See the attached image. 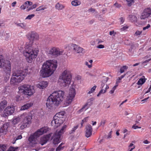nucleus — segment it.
I'll use <instances>...</instances> for the list:
<instances>
[{"label":"nucleus","instance_id":"1","mask_svg":"<svg viewBox=\"0 0 151 151\" xmlns=\"http://www.w3.org/2000/svg\"><path fill=\"white\" fill-rule=\"evenodd\" d=\"M27 37L30 41L26 43L22 53L26 61L29 63H31L37 56L39 51L38 46L31 41L38 40L39 36L36 32H32L28 34Z\"/></svg>","mask_w":151,"mask_h":151},{"label":"nucleus","instance_id":"2","mask_svg":"<svg viewBox=\"0 0 151 151\" xmlns=\"http://www.w3.org/2000/svg\"><path fill=\"white\" fill-rule=\"evenodd\" d=\"M57 61L55 60L46 61L43 64L42 69L40 71L42 77H48L53 74L57 67Z\"/></svg>","mask_w":151,"mask_h":151},{"label":"nucleus","instance_id":"3","mask_svg":"<svg viewBox=\"0 0 151 151\" xmlns=\"http://www.w3.org/2000/svg\"><path fill=\"white\" fill-rule=\"evenodd\" d=\"M64 94V92L62 91L52 93L47 100L46 106L51 109L55 106H58L63 101Z\"/></svg>","mask_w":151,"mask_h":151},{"label":"nucleus","instance_id":"4","mask_svg":"<svg viewBox=\"0 0 151 151\" xmlns=\"http://www.w3.org/2000/svg\"><path fill=\"white\" fill-rule=\"evenodd\" d=\"M27 69L23 70H16L13 72L12 76L10 80L11 84L14 85L16 83H20L22 81L28 73Z\"/></svg>","mask_w":151,"mask_h":151},{"label":"nucleus","instance_id":"5","mask_svg":"<svg viewBox=\"0 0 151 151\" xmlns=\"http://www.w3.org/2000/svg\"><path fill=\"white\" fill-rule=\"evenodd\" d=\"M50 129V128L47 127H44L38 129L34 134L31 135L28 139L30 145L32 147L35 146L37 143V138L43 134L47 132Z\"/></svg>","mask_w":151,"mask_h":151},{"label":"nucleus","instance_id":"6","mask_svg":"<svg viewBox=\"0 0 151 151\" xmlns=\"http://www.w3.org/2000/svg\"><path fill=\"white\" fill-rule=\"evenodd\" d=\"M71 75L70 71L65 70L61 74L59 79L60 82V84L61 86L65 87L69 86L70 83Z\"/></svg>","mask_w":151,"mask_h":151},{"label":"nucleus","instance_id":"7","mask_svg":"<svg viewBox=\"0 0 151 151\" xmlns=\"http://www.w3.org/2000/svg\"><path fill=\"white\" fill-rule=\"evenodd\" d=\"M63 52V50L58 47L54 46L48 48L46 51V53L48 57L55 58L62 55Z\"/></svg>","mask_w":151,"mask_h":151},{"label":"nucleus","instance_id":"8","mask_svg":"<svg viewBox=\"0 0 151 151\" xmlns=\"http://www.w3.org/2000/svg\"><path fill=\"white\" fill-rule=\"evenodd\" d=\"M19 92L22 93L27 96H30L35 92L33 86L28 84H24L18 87Z\"/></svg>","mask_w":151,"mask_h":151},{"label":"nucleus","instance_id":"9","mask_svg":"<svg viewBox=\"0 0 151 151\" xmlns=\"http://www.w3.org/2000/svg\"><path fill=\"white\" fill-rule=\"evenodd\" d=\"M65 112L61 111L57 113L54 117V119L51 122L52 126H54L55 127H57L62 124L63 122V116Z\"/></svg>","mask_w":151,"mask_h":151},{"label":"nucleus","instance_id":"10","mask_svg":"<svg viewBox=\"0 0 151 151\" xmlns=\"http://www.w3.org/2000/svg\"><path fill=\"white\" fill-rule=\"evenodd\" d=\"M21 116L22 117H24L22 122V124L20 127V129H23L29 126L31 123L32 116L31 115H28L26 113H24Z\"/></svg>","mask_w":151,"mask_h":151},{"label":"nucleus","instance_id":"11","mask_svg":"<svg viewBox=\"0 0 151 151\" xmlns=\"http://www.w3.org/2000/svg\"><path fill=\"white\" fill-rule=\"evenodd\" d=\"M66 127V125L64 126L58 132L57 131L54 134L52 137V139L53 140V143L54 145H58L60 142L61 136L63 133L64 132V130Z\"/></svg>","mask_w":151,"mask_h":151},{"label":"nucleus","instance_id":"12","mask_svg":"<svg viewBox=\"0 0 151 151\" xmlns=\"http://www.w3.org/2000/svg\"><path fill=\"white\" fill-rule=\"evenodd\" d=\"M76 94L75 89L73 87H70L66 99V102L67 104H68L72 102Z\"/></svg>","mask_w":151,"mask_h":151},{"label":"nucleus","instance_id":"13","mask_svg":"<svg viewBox=\"0 0 151 151\" xmlns=\"http://www.w3.org/2000/svg\"><path fill=\"white\" fill-rule=\"evenodd\" d=\"M14 108L13 106H8L4 109V113L1 114V116L6 117L8 115H11L14 112Z\"/></svg>","mask_w":151,"mask_h":151},{"label":"nucleus","instance_id":"14","mask_svg":"<svg viewBox=\"0 0 151 151\" xmlns=\"http://www.w3.org/2000/svg\"><path fill=\"white\" fill-rule=\"evenodd\" d=\"M9 64L10 65V67H11L10 61L5 60L2 58V56H0V68H2L4 67V70H5L9 65H8Z\"/></svg>","mask_w":151,"mask_h":151},{"label":"nucleus","instance_id":"15","mask_svg":"<svg viewBox=\"0 0 151 151\" xmlns=\"http://www.w3.org/2000/svg\"><path fill=\"white\" fill-rule=\"evenodd\" d=\"M8 65H9L6 70H4L5 73V75L2 78V81H3L4 83L6 82L9 80L10 75L11 67H10L9 64Z\"/></svg>","mask_w":151,"mask_h":151},{"label":"nucleus","instance_id":"16","mask_svg":"<svg viewBox=\"0 0 151 151\" xmlns=\"http://www.w3.org/2000/svg\"><path fill=\"white\" fill-rule=\"evenodd\" d=\"M151 15V9L148 7L145 9L140 16L141 19H144L148 18Z\"/></svg>","mask_w":151,"mask_h":151},{"label":"nucleus","instance_id":"17","mask_svg":"<svg viewBox=\"0 0 151 151\" xmlns=\"http://www.w3.org/2000/svg\"><path fill=\"white\" fill-rule=\"evenodd\" d=\"M86 131L85 136L87 138L91 136L93 131L91 126L89 124L87 125L86 126Z\"/></svg>","mask_w":151,"mask_h":151},{"label":"nucleus","instance_id":"18","mask_svg":"<svg viewBox=\"0 0 151 151\" xmlns=\"http://www.w3.org/2000/svg\"><path fill=\"white\" fill-rule=\"evenodd\" d=\"M51 136V135L50 134L44 135L40 139V143L41 145H43L48 141Z\"/></svg>","mask_w":151,"mask_h":151},{"label":"nucleus","instance_id":"19","mask_svg":"<svg viewBox=\"0 0 151 151\" xmlns=\"http://www.w3.org/2000/svg\"><path fill=\"white\" fill-rule=\"evenodd\" d=\"M48 83L47 81H42L37 84V87L41 89H43L46 88L47 86Z\"/></svg>","mask_w":151,"mask_h":151},{"label":"nucleus","instance_id":"20","mask_svg":"<svg viewBox=\"0 0 151 151\" xmlns=\"http://www.w3.org/2000/svg\"><path fill=\"white\" fill-rule=\"evenodd\" d=\"M9 126V123L4 124L0 129V133H4L7 131V129Z\"/></svg>","mask_w":151,"mask_h":151},{"label":"nucleus","instance_id":"21","mask_svg":"<svg viewBox=\"0 0 151 151\" xmlns=\"http://www.w3.org/2000/svg\"><path fill=\"white\" fill-rule=\"evenodd\" d=\"M7 102L6 100H3L0 103V112H1L7 105Z\"/></svg>","mask_w":151,"mask_h":151},{"label":"nucleus","instance_id":"22","mask_svg":"<svg viewBox=\"0 0 151 151\" xmlns=\"http://www.w3.org/2000/svg\"><path fill=\"white\" fill-rule=\"evenodd\" d=\"M76 45L74 44H71L68 45H67L65 47V49H67L69 50H72L74 51L75 47L76 46Z\"/></svg>","mask_w":151,"mask_h":151},{"label":"nucleus","instance_id":"23","mask_svg":"<svg viewBox=\"0 0 151 151\" xmlns=\"http://www.w3.org/2000/svg\"><path fill=\"white\" fill-rule=\"evenodd\" d=\"M33 105L32 103H27L25 105H23L22 106L21 108V110H25L27 109L29 107H31Z\"/></svg>","mask_w":151,"mask_h":151},{"label":"nucleus","instance_id":"24","mask_svg":"<svg viewBox=\"0 0 151 151\" xmlns=\"http://www.w3.org/2000/svg\"><path fill=\"white\" fill-rule=\"evenodd\" d=\"M83 50L84 49L83 48L77 45L74 51L76 53H80L82 52Z\"/></svg>","mask_w":151,"mask_h":151},{"label":"nucleus","instance_id":"25","mask_svg":"<svg viewBox=\"0 0 151 151\" xmlns=\"http://www.w3.org/2000/svg\"><path fill=\"white\" fill-rule=\"evenodd\" d=\"M89 106H88L86 104L84 105L82 107L77 111L78 114H79L83 111H86L89 108Z\"/></svg>","mask_w":151,"mask_h":151},{"label":"nucleus","instance_id":"26","mask_svg":"<svg viewBox=\"0 0 151 151\" xmlns=\"http://www.w3.org/2000/svg\"><path fill=\"white\" fill-rule=\"evenodd\" d=\"M144 78H141L139 79L137 82L138 85H142L145 83L147 79L145 78V76H142Z\"/></svg>","mask_w":151,"mask_h":151},{"label":"nucleus","instance_id":"27","mask_svg":"<svg viewBox=\"0 0 151 151\" xmlns=\"http://www.w3.org/2000/svg\"><path fill=\"white\" fill-rule=\"evenodd\" d=\"M129 20L132 22H134L137 20V17L134 15H130L129 16Z\"/></svg>","mask_w":151,"mask_h":151},{"label":"nucleus","instance_id":"28","mask_svg":"<svg viewBox=\"0 0 151 151\" xmlns=\"http://www.w3.org/2000/svg\"><path fill=\"white\" fill-rule=\"evenodd\" d=\"M55 8L58 10H61L64 8V6L63 5L60 4L59 3H58L55 5Z\"/></svg>","mask_w":151,"mask_h":151},{"label":"nucleus","instance_id":"29","mask_svg":"<svg viewBox=\"0 0 151 151\" xmlns=\"http://www.w3.org/2000/svg\"><path fill=\"white\" fill-rule=\"evenodd\" d=\"M71 4L73 6H77L80 5L81 4V2L79 1L75 0L72 1Z\"/></svg>","mask_w":151,"mask_h":151},{"label":"nucleus","instance_id":"30","mask_svg":"<svg viewBox=\"0 0 151 151\" xmlns=\"http://www.w3.org/2000/svg\"><path fill=\"white\" fill-rule=\"evenodd\" d=\"M94 99L93 98H91L89 99L87 101V102L85 104L88 106H89V107L92 104L93 101Z\"/></svg>","mask_w":151,"mask_h":151},{"label":"nucleus","instance_id":"31","mask_svg":"<svg viewBox=\"0 0 151 151\" xmlns=\"http://www.w3.org/2000/svg\"><path fill=\"white\" fill-rule=\"evenodd\" d=\"M64 144V143H61L59 145L58 147L57 148L56 150V151H60L61 150H63L65 147L64 146H62V145Z\"/></svg>","mask_w":151,"mask_h":151},{"label":"nucleus","instance_id":"32","mask_svg":"<svg viewBox=\"0 0 151 151\" xmlns=\"http://www.w3.org/2000/svg\"><path fill=\"white\" fill-rule=\"evenodd\" d=\"M128 68V66L126 65H124L121 67L120 69V72L121 73H122L124 72L125 70H127Z\"/></svg>","mask_w":151,"mask_h":151},{"label":"nucleus","instance_id":"33","mask_svg":"<svg viewBox=\"0 0 151 151\" xmlns=\"http://www.w3.org/2000/svg\"><path fill=\"white\" fill-rule=\"evenodd\" d=\"M106 122V120L105 119H101V122L99 124V127L102 126L104 127Z\"/></svg>","mask_w":151,"mask_h":151},{"label":"nucleus","instance_id":"34","mask_svg":"<svg viewBox=\"0 0 151 151\" xmlns=\"http://www.w3.org/2000/svg\"><path fill=\"white\" fill-rule=\"evenodd\" d=\"M20 121V118L19 117H17L14 119L12 122L14 124H16L19 122Z\"/></svg>","mask_w":151,"mask_h":151},{"label":"nucleus","instance_id":"35","mask_svg":"<svg viewBox=\"0 0 151 151\" xmlns=\"http://www.w3.org/2000/svg\"><path fill=\"white\" fill-rule=\"evenodd\" d=\"M6 149V146L5 145H0V151H5Z\"/></svg>","mask_w":151,"mask_h":151},{"label":"nucleus","instance_id":"36","mask_svg":"<svg viewBox=\"0 0 151 151\" xmlns=\"http://www.w3.org/2000/svg\"><path fill=\"white\" fill-rule=\"evenodd\" d=\"M96 88V86H94L88 93L87 94H90L93 93L95 91Z\"/></svg>","mask_w":151,"mask_h":151},{"label":"nucleus","instance_id":"37","mask_svg":"<svg viewBox=\"0 0 151 151\" xmlns=\"http://www.w3.org/2000/svg\"><path fill=\"white\" fill-rule=\"evenodd\" d=\"M47 8L46 7H43L42 6L39 7L36 9V11H39L41 10H43Z\"/></svg>","mask_w":151,"mask_h":151},{"label":"nucleus","instance_id":"38","mask_svg":"<svg viewBox=\"0 0 151 151\" xmlns=\"http://www.w3.org/2000/svg\"><path fill=\"white\" fill-rule=\"evenodd\" d=\"M88 117H87L84 118L82 121L81 122V127H82L83 126V124L85 122H86L88 120Z\"/></svg>","mask_w":151,"mask_h":151},{"label":"nucleus","instance_id":"39","mask_svg":"<svg viewBox=\"0 0 151 151\" xmlns=\"http://www.w3.org/2000/svg\"><path fill=\"white\" fill-rule=\"evenodd\" d=\"M18 148V147L11 146L6 151H15Z\"/></svg>","mask_w":151,"mask_h":151},{"label":"nucleus","instance_id":"40","mask_svg":"<svg viewBox=\"0 0 151 151\" xmlns=\"http://www.w3.org/2000/svg\"><path fill=\"white\" fill-rule=\"evenodd\" d=\"M24 99V97L22 98L19 96H17L16 97V100L17 101H20Z\"/></svg>","mask_w":151,"mask_h":151},{"label":"nucleus","instance_id":"41","mask_svg":"<svg viewBox=\"0 0 151 151\" xmlns=\"http://www.w3.org/2000/svg\"><path fill=\"white\" fill-rule=\"evenodd\" d=\"M142 31L137 30L135 32L134 35L135 36L140 35L142 33Z\"/></svg>","mask_w":151,"mask_h":151},{"label":"nucleus","instance_id":"42","mask_svg":"<svg viewBox=\"0 0 151 151\" xmlns=\"http://www.w3.org/2000/svg\"><path fill=\"white\" fill-rule=\"evenodd\" d=\"M17 25L19 27H20L24 29L25 27V25L24 23H20L17 24Z\"/></svg>","mask_w":151,"mask_h":151},{"label":"nucleus","instance_id":"43","mask_svg":"<svg viewBox=\"0 0 151 151\" xmlns=\"http://www.w3.org/2000/svg\"><path fill=\"white\" fill-rule=\"evenodd\" d=\"M35 16V15L34 14H31L28 15L26 18L25 19H31L32 18L34 17Z\"/></svg>","mask_w":151,"mask_h":151},{"label":"nucleus","instance_id":"44","mask_svg":"<svg viewBox=\"0 0 151 151\" xmlns=\"http://www.w3.org/2000/svg\"><path fill=\"white\" fill-rule=\"evenodd\" d=\"M127 2V4L129 6H130L132 3L134 2V0H126Z\"/></svg>","mask_w":151,"mask_h":151},{"label":"nucleus","instance_id":"45","mask_svg":"<svg viewBox=\"0 0 151 151\" xmlns=\"http://www.w3.org/2000/svg\"><path fill=\"white\" fill-rule=\"evenodd\" d=\"M78 125H77L75 127H74L71 130V132L70 133V134H72L74 132H75V131L78 128Z\"/></svg>","mask_w":151,"mask_h":151},{"label":"nucleus","instance_id":"46","mask_svg":"<svg viewBox=\"0 0 151 151\" xmlns=\"http://www.w3.org/2000/svg\"><path fill=\"white\" fill-rule=\"evenodd\" d=\"M105 86V90H106H106L109 88V87L107 85H105V84L104 83H102L101 84V88H103Z\"/></svg>","mask_w":151,"mask_h":151},{"label":"nucleus","instance_id":"47","mask_svg":"<svg viewBox=\"0 0 151 151\" xmlns=\"http://www.w3.org/2000/svg\"><path fill=\"white\" fill-rule=\"evenodd\" d=\"M106 92V90H104V89H101L100 91H99V93H98V94L97 95V96H100L101 94V93H105Z\"/></svg>","mask_w":151,"mask_h":151},{"label":"nucleus","instance_id":"48","mask_svg":"<svg viewBox=\"0 0 151 151\" xmlns=\"http://www.w3.org/2000/svg\"><path fill=\"white\" fill-rule=\"evenodd\" d=\"M25 4L31 6L32 5V2L27 1L25 2Z\"/></svg>","mask_w":151,"mask_h":151},{"label":"nucleus","instance_id":"49","mask_svg":"<svg viewBox=\"0 0 151 151\" xmlns=\"http://www.w3.org/2000/svg\"><path fill=\"white\" fill-rule=\"evenodd\" d=\"M112 131H111L109 133L108 135L107 136V138L109 139V138H111V135L112 134Z\"/></svg>","mask_w":151,"mask_h":151},{"label":"nucleus","instance_id":"50","mask_svg":"<svg viewBox=\"0 0 151 151\" xmlns=\"http://www.w3.org/2000/svg\"><path fill=\"white\" fill-rule=\"evenodd\" d=\"M128 28V27L127 26H125L121 28V30L122 31H124L125 30L127 29Z\"/></svg>","mask_w":151,"mask_h":151},{"label":"nucleus","instance_id":"51","mask_svg":"<svg viewBox=\"0 0 151 151\" xmlns=\"http://www.w3.org/2000/svg\"><path fill=\"white\" fill-rule=\"evenodd\" d=\"M116 34V32H115L114 30H113L109 32V35H113L114 36Z\"/></svg>","mask_w":151,"mask_h":151},{"label":"nucleus","instance_id":"52","mask_svg":"<svg viewBox=\"0 0 151 151\" xmlns=\"http://www.w3.org/2000/svg\"><path fill=\"white\" fill-rule=\"evenodd\" d=\"M119 19L121 22V24L123 23L124 21V19L122 17H120Z\"/></svg>","mask_w":151,"mask_h":151},{"label":"nucleus","instance_id":"53","mask_svg":"<svg viewBox=\"0 0 151 151\" xmlns=\"http://www.w3.org/2000/svg\"><path fill=\"white\" fill-rule=\"evenodd\" d=\"M150 24H148L147 26L145 27H144L143 28V29L144 30H145L146 29H148L150 27Z\"/></svg>","mask_w":151,"mask_h":151},{"label":"nucleus","instance_id":"54","mask_svg":"<svg viewBox=\"0 0 151 151\" xmlns=\"http://www.w3.org/2000/svg\"><path fill=\"white\" fill-rule=\"evenodd\" d=\"M85 64L86 65L88 66V68H91L92 66V64L89 65L88 63L87 62H85Z\"/></svg>","mask_w":151,"mask_h":151},{"label":"nucleus","instance_id":"55","mask_svg":"<svg viewBox=\"0 0 151 151\" xmlns=\"http://www.w3.org/2000/svg\"><path fill=\"white\" fill-rule=\"evenodd\" d=\"M104 47V45H99L97 47V48L100 49L103 48Z\"/></svg>","mask_w":151,"mask_h":151},{"label":"nucleus","instance_id":"56","mask_svg":"<svg viewBox=\"0 0 151 151\" xmlns=\"http://www.w3.org/2000/svg\"><path fill=\"white\" fill-rule=\"evenodd\" d=\"M114 5L117 8H119L121 6V5L117 3H115Z\"/></svg>","mask_w":151,"mask_h":151},{"label":"nucleus","instance_id":"57","mask_svg":"<svg viewBox=\"0 0 151 151\" xmlns=\"http://www.w3.org/2000/svg\"><path fill=\"white\" fill-rule=\"evenodd\" d=\"M22 137L21 135H18L17 137H15V138L16 139V140H18L19 139H21L22 138Z\"/></svg>","mask_w":151,"mask_h":151},{"label":"nucleus","instance_id":"58","mask_svg":"<svg viewBox=\"0 0 151 151\" xmlns=\"http://www.w3.org/2000/svg\"><path fill=\"white\" fill-rule=\"evenodd\" d=\"M25 5L23 4L20 7V8L21 10H24L26 9V7L24 6Z\"/></svg>","mask_w":151,"mask_h":151},{"label":"nucleus","instance_id":"59","mask_svg":"<svg viewBox=\"0 0 151 151\" xmlns=\"http://www.w3.org/2000/svg\"><path fill=\"white\" fill-rule=\"evenodd\" d=\"M132 128H133L134 129H136L137 128H141V127H139L137 126H136L135 125H134L133 126Z\"/></svg>","mask_w":151,"mask_h":151},{"label":"nucleus","instance_id":"60","mask_svg":"<svg viewBox=\"0 0 151 151\" xmlns=\"http://www.w3.org/2000/svg\"><path fill=\"white\" fill-rule=\"evenodd\" d=\"M143 143L145 144H148L150 143V142H149V141H148L146 139V140H144L143 142Z\"/></svg>","mask_w":151,"mask_h":151},{"label":"nucleus","instance_id":"61","mask_svg":"<svg viewBox=\"0 0 151 151\" xmlns=\"http://www.w3.org/2000/svg\"><path fill=\"white\" fill-rule=\"evenodd\" d=\"M121 79H120V78H118V79H117L116 81V84H118L120 82V81Z\"/></svg>","mask_w":151,"mask_h":151},{"label":"nucleus","instance_id":"62","mask_svg":"<svg viewBox=\"0 0 151 151\" xmlns=\"http://www.w3.org/2000/svg\"><path fill=\"white\" fill-rule=\"evenodd\" d=\"M95 11V9H94L91 8L89 9V11L90 12H94Z\"/></svg>","mask_w":151,"mask_h":151},{"label":"nucleus","instance_id":"63","mask_svg":"<svg viewBox=\"0 0 151 151\" xmlns=\"http://www.w3.org/2000/svg\"><path fill=\"white\" fill-rule=\"evenodd\" d=\"M33 8L32 7V6H30V7L28 8L27 9V12L29 11L30 10H32Z\"/></svg>","mask_w":151,"mask_h":151},{"label":"nucleus","instance_id":"64","mask_svg":"<svg viewBox=\"0 0 151 151\" xmlns=\"http://www.w3.org/2000/svg\"><path fill=\"white\" fill-rule=\"evenodd\" d=\"M17 4L16 1H15L13 2L12 4V5L13 7H14Z\"/></svg>","mask_w":151,"mask_h":151}]
</instances>
